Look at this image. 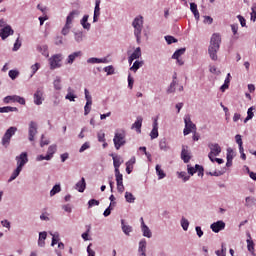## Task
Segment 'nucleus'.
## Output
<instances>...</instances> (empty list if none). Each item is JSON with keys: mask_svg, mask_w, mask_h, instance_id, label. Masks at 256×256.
I'll return each instance as SVG.
<instances>
[{"mask_svg": "<svg viewBox=\"0 0 256 256\" xmlns=\"http://www.w3.org/2000/svg\"><path fill=\"white\" fill-rule=\"evenodd\" d=\"M221 47V35L214 33L210 39V45L208 47V54L212 61H217L219 48Z\"/></svg>", "mask_w": 256, "mask_h": 256, "instance_id": "nucleus-1", "label": "nucleus"}, {"mask_svg": "<svg viewBox=\"0 0 256 256\" xmlns=\"http://www.w3.org/2000/svg\"><path fill=\"white\" fill-rule=\"evenodd\" d=\"M134 37L138 45H141V33H143V16H137L132 22Z\"/></svg>", "mask_w": 256, "mask_h": 256, "instance_id": "nucleus-2", "label": "nucleus"}, {"mask_svg": "<svg viewBox=\"0 0 256 256\" xmlns=\"http://www.w3.org/2000/svg\"><path fill=\"white\" fill-rule=\"evenodd\" d=\"M114 147L117 151L125 145V133L124 132H116L113 138Z\"/></svg>", "mask_w": 256, "mask_h": 256, "instance_id": "nucleus-3", "label": "nucleus"}, {"mask_svg": "<svg viewBox=\"0 0 256 256\" xmlns=\"http://www.w3.org/2000/svg\"><path fill=\"white\" fill-rule=\"evenodd\" d=\"M208 147L210 149V152L208 154V158L210 161H213L214 157H219L221 155V146L217 143H209Z\"/></svg>", "mask_w": 256, "mask_h": 256, "instance_id": "nucleus-4", "label": "nucleus"}, {"mask_svg": "<svg viewBox=\"0 0 256 256\" xmlns=\"http://www.w3.org/2000/svg\"><path fill=\"white\" fill-rule=\"evenodd\" d=\"M184 123H185V128H184V135H189L191 131H197V126L191 121V117L189 115H186L184 117Z\"/></svg>", "mask_w": 256, "mask_h": 256, "instance_id": "nucleus-5", "label": "nucleus"}, {"mask_svg": "<svg viewBox=\"0 0 256 256\" xmlns=\"http://www.w3.org/2000/svg\"><path fill=\"white\" fill-rule=\"evenodd\" d=\"M63 57L61 54H55L49 58L50 69L53 71L54 69H59L61 67V60Z\"/></svg>", "mask_w": 256, "mask_h": 256, "instance_id": "nucleus-6", "label": "nucleus"}, {"mask_svg": "<svg viewBox=\"0 0 256 256\" xmlns=\"http://www.w3.org/2000/svg\"><path fill=\"white\" fill-rule=\"evenodd\" d=\"M37 133V122L30 121L28 127V140L31 142L35 141V135H37Z\"/></svg>", "mask_w": 256, "mask_h": 256, "instance_id": "nucleus-7", "label": "nucleus"}, {"mask_svg": "<svg viewBox=\"0 0 256 256\" xmlns=\"http://www.w3.org/2000/svg\"><path fill=\"white\" fill-rule=\"evenodd\" d=\"M17 168L22 169L29 163V158L27 156V152H22L19 156H16Z\"/></svg>", "mask_w": 256, "mask_h": 256, "instance_id": "nucleus-8", "label": "nucleus"}, {"mask_svg": "<svg viewBox=\"0 0 256 256\" xmlns=\"http://www.w3.org/2000/svg\"><path fill=\"white\" fill-rule=\"evenodd\" d=\"M187 171L189 175H193L194 173H198V177H203V166L196 164L195 167L191 165H187Z\"/></svg>", "mask_w": 256, "mask_h": 256, "instance_id": "nucleus-9", "label": "nucleus"}, {"mask_svg": "<svg viewBox=\"0 0 256 256\" xmlns=\"http://www.w3.org/2000/svg\"><path fill=\"white\" fill-rule=\"evenodd\" d=\"M11 101H13L14 103H19L20 105H25V98L21 97V96H17V95H13V96H6L4 98V103H11Z\"/></svg>", "mask_w": 256, "mask_h": 256, "instance_id": "nucleus-10", "label": "nucleus"}, {"mask_svg": "<svg viewBox=\"0 0 256 256\" xmlns=\"http://www.w3.org/2000/svg\"><path fill=\"white\" fill-rule=\"evenodd\" d=\"M80 57H83L82 51H76L71 53L66 59V65H73V63H75V60L79 59Z\"/></svg>", "mask_w": 256, "mask_h": 256, "instance_id": "nucleus-11", "label": "nucleus"}, {"mask_svg": "<svg viewBox=\"0 0 256 256\" xmlns=\"http://www.w3.org/2000/svg\"><path fill=\"white\" fill-rule=\"evenodd\" d=\"M210 229H212L213 233H219L225 229V223L222 220H218L210 225Z\"/></svg>", "mask_w": 256, "mask_h": 256, "instance_id": "nucleus-12", "label": "nucleus"}, {"mask_svg": "<svg viewBox=\"0 0 256 256\" xmlns=\"http://www.w3.org/2000/svg\"><path fill=\"white\" fill-rule=\"evenodd\" d=\"M13 33H15V31H13V28L7 25L0 30V37L1 39H3V41H5V39H7L9 35H13Z\"/></svg>", "mask_w": 256, "mask_h": 256, "instance_id": "nucleus-13", "label": "nucleus"}, {"mask_svg": "<svg viewBox=\"0 0 256 256\" xmlns=\"http://www.w3.org/2000/svg\"><path fill=\"white\" fill-rule=\"evenodd\" d=\"M150 137L151 139H157V137H159V123L157 122V118L154 119L153 128L150 132Z\"/></svg>", "mask_w": 256, "mask_h": 256, "instance_id": "nucleus-14", "label": "nucleus"}, {"mask_svg": "<svg viewBox=\"0 0 256 256\" xmlns=\"http://www.w3.org/2000/svg\"><path fill=\"white\" fill-rule=\"evenodd\" d=\"M34 103L35 105H43V90L37 89L34 93Z\"/></svg>", "mask_w": 256, "mask_h": 256, "instance_id": "nucleus-15", "label": "nucleus"}, {"mask_svg": "<svg viewBox=\"0 0 256 256\" xmlns=\"http://www.w3.org/2000/svg\"><path fill=\"white\" fill-rule=\"evenodd\" d=\"M181 159L184 161V163H189V161H191V155L187 149V146H182Z\"/></svg>", "mask_w": 256, "mask_h": 256, "instance_id": "nucleus-16", "label": "nucleus"}, {"mask_svg": "<svg viewBox=\"0 0 256 256\" xmlns=\"http://www.w3.org/2000/svg\"><path fill=\"white\" fill-rule=\"evenodd\" d=\"M79 14V10H73L72 12H70L66 18V25H70L71 27V25H73V19H75V17H78Z\"/></svg>", "mask_w": 256, "mask_h": 256, "instance_id": "nucleus-17", "label": "nucleus"}, {"mask_svg": "<svg viewBox=\"0 0 256 256\" xmlns=\"http://www.w3.org/2000/svg\"><path fill=\"white\" fill-rule=\"evenodd\" d=\"M121 229L123 233L127 235V237L133 233V227L131 225L125 224V220H121Z\"/></svg>", "mask_w": 256, "mask_h": 256, "instance_id": "nucleus-18", "label": "nucleus"}, {"mask_svg": "<svg viewBox=\"0 0 256 256\" xmlns=\"http://www.w3.org/2000/svg\"><path fill=\"white\" fill-rule=\"evenodd\" d=\"M65 99L71 102H75V99H77V95H75V90L73 88H67V94L65 96Z\"/></svg>", "mask_w": 256, "mask_h": 256, "instance_id": "nucleus-19", "label": "nucleus"}, {"mask_svg": "<svg viewBox=\"0 0 256 256\" xmlns=\"http://www.w3.org/2000/svg\"><path fill=\"white\" fill-rule=\"evenodd\" d=\"M141 231L143 233V237H147L148 239H151V237H153L151 229H149V226L146 225L145 222H142Z\"/></svg>", "mask_w": 256, "mask_h": 256, "instance_id": "nucleus-20", "label": "nucleus"}, {"mask_svg": "<svg viewBox=\"0 0 256 256\" xmlns=\"http://www.w3.org/2000/svg\"><path fill=\"white\" fill-rule=\"evenodd\" d=\"M57 152V145H51L48 147L46 161H51L53 159V155Z\"/></svg>", "mask_w": 256, "mask_h": 256, "instance_id": "nucleus-21", "label": "nucleus"}, {"mask_svg": "<svg viewBox=\"0 0 256 256\" xmlns=\"http://www.w3.org/2000/svg\"><path fill=\"white\" fill-rule=\"evenodd\" d=\"M135 162V156L131 157L130 160L126 162V173H128V175H131V173L133 172V165H135Z\"/></svg>", "mask_w": 256, "mask_h": 256, "instance_id": "nucleus-22", "label": "nucleus"}, {"mask_svg": "<svg viewBox=\"0 0 256 256\" xmlns=\"http://www.w3.org/2000/svg\"><path fill=\"white\" fill-rule=\"evenodd\" d=\"M142 125H143V117L138 116L135 123L132 125V129H136L137 133H141Z\"/></svg>", "mask_w": 256, "mask_h": 256, "instance_id": "nucleus-23", "label": "nucleus"}, {"mask_svg": "<svg viewBox=\"0 0 256 256\" xmlns=\"http://www.w3.org/2000/svg\"><path fill=\"white\" fill-rule=\"evenodd\" d=\"M248 238L249 239L246 240L247 249L252 255H255V243L251 240V234H248Z\"/></svg>", "mask_w": 256, "mask_h": 256, "instance_id": "nucleus-24", "label": "nucleus"}, {"mask_svg": "<svg viewBox=\"0 0 256 256\" xmlns=\"http://www.w3.org/2000/svg\"><path fill=\"white\" fill-rule=\"evenodd\" d=\"M138 251L142 256H147V254H145V251H147V240H140Z\"/></svg>", "mask_w": 256, "mask_h": 256, "instance_id": "nucleus-25", "label": "nucleus"}, {"mask_svg": "<svg viewBox=\"0 0 256 256\" xmlns=\"http://www.w3.org/2000/svg\"><path fill=\"white\" fill-rule=\"evenodd\" d=\"M256 205V199L253 196H248L245 198V207L248 209H251L252 207H255Z\"/></svg>", "mask_w": 256, "mask_h": 256, "instance_id": "nucleus-26", "label": "nucleus"}, {"mask_svg": "<svg viewBox=\"0 0 256 256\" xmlns=\"http://www.w3.org/2000/svg\"><path fill=\"white\" fill-rule=\"evenodd\" d=\"M85 187H87V184L85 183V178H81V180L78 181L75 185V189H77L79 193H83V191H85Z\"/></svg>", "mask_w": 256, "mask_h": 256, "instance_id": "nucleus-27", "label": "nucleus"}, {"mask_svg": "<svg viewBox=\"0 0 256 256\" xmlns=\"http://www.w3.org/2000/svg\"><path fill=\"white\" fill-rule=\"evenodd\" d=\"M88 21L89 15H84L80 21V24L82 25L83 29H86V31H89V29H91V24Z\"/></svg>", "mask_w": 256, "mask_h": 256, "instance_id": "nucleus-28", "label": "nucleus"}, {"mask_svg": "<svg viewBox=\"0 0 256 256\" xmlns=\"http://www.w3.org/2000/svg\"><path fill=\"white\" fill-rule=\"evenodd\" d=\"M19 109L17 107L12 106H4L0 107V113H17Z\"/></svg>", "mask_w": 256, "mask_h": 256, "instance_id": "nucleus-29", "label": "nucleus"}, {"mask_svg": "<svg viewBox=\"0 0 256 256\" xmlns=\"http://www.w3.org/2000/svg\"><path fill=\"white\" fill-rule=\"evenodd\" d=\"M47 239V233L40 232L39 233V238H38V247H45V240Z\"/></svg>", "mask_w": 256, "mask_h": 256, "instance_id": "nucleus-30", "label": "nucleus"}, {"mask_svg": "<svg viewBox=\"0 0 256 256\" xmlns=\"http://www.w3.org/2000/svg\"><path fill=\"white\" fill-rule=\"evenodd\" d=\"M159 148L161 151H169V149H171V146H169V144L167 143V139L163 138L160 140L159 142Z\"/></svg>", "mask_w": 256, "mask_h": 256, "instance_id": "nucleus-31", "label": "nucleus"}, {"mask_svg": "<svg viewBox=\"0 0 256 256\" xmlns=\"http://www.w3.org/2000/svg\"><path fill=\"white\" fill-rule=\"evenodd\" d=\"M50 235L52 236V242H51V247H55L61 241V238L59 236V232H50Z\"/></svg>", "mask_w": 256, "mask_h": 256, "instance_id": "nucleus-32", "label": "nucleus"}, {"mask_svg": "<svg viewBox=\"0 0 256 256\" xmlns=\"http://www.w3.org/2000/svg\"><path fill=\"white\" fill-rule=\"evenodd\" d=\"M111 157L113 159L114 168L121 167V164L123 163V159L121 158V156H115V155L111 154Z\"/></svg>", "mask_w": 256, "mask_h": 256, "instance_id": "nucleus-33", "label": "nucleus"}, {"mask_svg": "<svg viewBox=\"0 0 256 256\" xmlns=\"http://www.w3.org/2000/svg\"><path fill=\"white\" fill-rule=\"evenodd\" d=\"M190 11H192L196 21H199V10L197 9V4H195L194 2L190 3Z\"/></svg>", "mask_w": 256, "mask_h": 256, "instance_id": "nucleus-34", "label": "nucleus"}, {"mask_svg": "<svg viewBox=\"0 0 256 256\" xmlns=\"http://www.w3.org/2000/svg\"><path fill=\"white\" fill-rule=\"evenodd\" d=\"M37 51L41 53L44 57H49V46L47 45H42L37 47Z\"/></svg>", "mask_w": 256, "mask_h": 256, "instance_id": "nucleus-35", "label": "nucleus"}, {"mask_svg": "<svg viewBox=\"0 0 256 256\" xmlns=\"http://www.w3.org/2000/svg\"><path fill=\"white\" fill-rule=\"evenodd\" d=\"M23 170L21 168H17L12 172L10 178L8 179V183H11L12 181H15L17 177L21 174Z\"/></svg>", "mask_w": 256, "mask_h": 256, "instance_id": "nucleus-36", "label": "nucleus"}, {"mask_svg": "<svg viewBox=\"0 0 256 256\" xmlns=\"http://www.w3.org/2000/svg\"><path fill=\"white\" fill-rule=\"evenodd\" d=\"M116 183L118 193H123L125 191V186L123 185V176L120 178H116Z\"/></svg>", "mask_w": 256, "mask_h": 256, "instance_id": "nucleus-37", "label": "nucleus"}, {"mask_svg": "<svg viewBox=\"0 0 256 256\" xmlns=\"http://www.w3.org/2000/svg\"><path fill=\"white\" fill-rule=\"evenodd\" d=\"M54 89L56 91H61L63 89V86L61 85V76H56L53 81Z\"/></svg>", "mask_w": 256, "mask_h": 256, "instance_id": "nucleus-38", "label": "nucleus"}, {"mask_svg": "<svg viewBox=\"0 0 256 256\" xmlns=\"http://www.w3.org/2000/svg\"><path fill=\"white\" fill-rule=\"evenodd\" d=\"M155 169H156V174L158 176V179H165V177H167V174H165V171L161 169V165L157 164Z\"/></svg>", "mask_w": 256, "mask_h": 256, "instance_id": "nucleus-39", "label": "nucleus"}, {"mask_svg": "<svg viewBox=\"0 0 256 256\" xmlns=\"http://www.w3.org/2000/svg\"><path fill=\"white\" fill-rule=\"evenodd\" d=\"M141 67H143V61H135L132 65V67H130V71H133L134 73H137V71H139V69H141Z\"/></svg>", "mask_w": 256, "mask_h": 256, "instance_id": "nucleus-40", "label": "nucleus"}, {"mask_svg": "<svg viewBox=\"0 0 256 256\" xmlns=\"http://www.w3.org/2000/svg\"><path fill=\"white\" fill-rule=\"evenodd\" d=\"M87 63L95 64V63H107V58H89Z\"/></svg>", "mask_w": 256, "mask_h": 256, "instance_id": "nucleus-41", "label": "nucleus"}, {"mask_svg": "<svg viewBox=\"0 0 256 256\" xmlns=\"http://www.w3.org/2000/svg\"><path fill=\"white\" fill-rule=\"evenodd\" d=\"M57 193H61V184H55L50 191V197H55Z\"/></svg>", "mask_w": 256, "mask_h": 256, "instance_id": "nucleus-42", "label": "nucleus"}, {"mask_svg": "<svg viewBox=\"0 0 256 256\" xmlns=\"http://www.w3.org/2000/svg\"><path fill=\"white\" fill-rule=\"evenodd\" d=\"M255 111V107H250L247 111V117L244 119V123H247V121H250V119H253L255 114L253 113Z\"/></svg>", "mask_w": 256, "mask_h": 256, "instance_id": "nucleus-43", "label": "nucleus"}, {"mask_svg": "<svg viewBox=\"0 0 256 256\" xmlns=\"http://www.w3.org/2000/svg\"><path fill=\"white\" fill-rule=\"evenodd\" d=\"M185 48H180L178 50H176L174 52V54L172 55V59H179L181 57V55H185Z\"/></svg>", "mask_w": 256, "mask_h": 256, "instance_id": "nucleus-44", "label": "nucleus"}, {"mask_svg": "<svg viewBox=\"0 0 256 256\" xmlns=\"http://www.w3.org/2000/svg\"><path fill=\"white\" fill-rule=\"evenodd\" d=\"M15 133H17V127H10L6 132H5V136L10 138L13 137V135H15Z\"/></svg>", "mask_w": 256, "mask_h": 256, "instance_id": "nucleus-45", "label": "nucleus"}, {"mask_svg": "<svg viewBox=\"0 0 256 256\" xmlns=\"http://www.w3.org/2000/svg\"><path fill=\"white\" fill-rule=\"evenodd\" d=\"M85 35H83V32H75L74 33V39L76 43H82Z\"/></svg>", "mask_w": 256, "mask_h": 256, "instance_id": "nucleus-46", "label": "nucleus"}, {"mask_svg": "<svg viewBox=\"0 0 256 256\" xmlns=\"http://www.w3.org/2000/svg\"><path fill=\"white\" fill-rule=\"evenodd\" d=\"M177 175L179 179L184 181V183L191 179V176L187 175V172H177Z\"/></svg>", "mask_w": 256, "mask_h": 256, "instance_id": "nucleus-47", "label": "nucleus"}, {"mask_svg": "<svg viewBox=\"0 0 256 256\" xmlns=\"http://www.w3.org/2000/svg\"><path fill=\"white\" fill-rule=\"evenodd\" d=\"M101 0H95L94 15H101Z\"/></svg>", "mask_w": 256, "mask_h": 256, "instance_id": "nucleus-48", "label": "nucleus"}, {"mask_svg": "<svg viewBox=\"0 0 256 256\" xmlns=\"http://www.w3.org/2000/svg\"><path fill=\"white\" fill-rule=\"evenodd\" d=\"M125 199L127 203H135V196L131 192H125Z\"/></svg>", "mask_w": 256, "mask_h": 256, "instance_id": "nucleus-49", "label": "nucleus"}, {"mask_svg": "<svg viewBox=\"0 0 256 256\" xmlns=\"http://www.w3.org/2000/svg\"><path fill=\"white\" fill-rule=\"evenodd\" d=\"M181 227L184 231H187L189 229V220H187L185 217H182L180 220Z\"/></svg>", "mask_w": 256, "mask_h": 256, "instance_id": "nucleus-50", "label": "nucleus"}, {"mask_svg": "<svg viewBox=\"0 0 256 256\" xmlns=\"http://www.w3.org/2000/svg\"><path fill=\"white\" fill-rule=\"evenodd\" d=\"M32 73L30 75V77H33V75H35V73H37V71H39V69H41V64L40 63H35L30 67Z\"/></svg>", "mask_w": 256, "mask_h": 256, "instance_id": "nucleus-51", "label": "nucleus"}, {"mask_svg": "<svg viewBox=\"0 0 256 256\" xmlns=\"http://www.w3.org/2000/svg\"><path fill=\"white\" fill-rule=\"evenodd\" d=\"M132 59H139L141 57V47H137L130 56Z\"/></svg>", "mask_w": 256, "mask_h": 256, "instance_id": "nucleus-52", "label": "nucleus"}, {"mask_svg": "<svg viewBox=\"0 0 256 256\" xmlns=\"http://www.w3.org/2000/svg\"><path fill=\"white\" fill-rule=\"evenodd\" d=\"M116 204V202L110 203L109 207L103 213L104 217H109V215H111V211H113V207H115Z\"/></svg>", "mask_w": 256, "mask_h": 256, "instance_id": "nucleus-53", "label": "nucleus"}, {"mask_svg": "<svg viewBox=\"0 0 256 256\" xmlns=\"http://www.w3.org/2000/svg\"><path fill=\"white\" fill-rule=\"evenodd\" d=\"M221 250H217L215 253L217 256H227V248L225 247V244L221 245Z\"/></svg>", "mask_w": 256, "mask_h": 256, "instance_id": "nucleus-54", "label": "nucleus"}, {"mask_svg": "<svg viewBox=\"0 0 256 256\" xmlns=\"http://www.w3.org/2000/svg\"><path fill=\"white\" fill-rule=\"evenodd\" d=\"M234 157H235V152L233 151V149L228 148L226 159H228L229 161H233Z\"/></svg>", "mask_w": 256, "mask_h": 256, "instance_id": "nucleus-55", "label": "nucleus"}, {"mask_svg": "<svg viewBox=\"0 0 256 256\" xmlns=\"http://www.w3.org/2000/svg\"><path fill=\"white\" fill-rule=\"evenodd\" d=\"M177 85V80H173L167 89V93H175V87Z\"/></svg>", "mask_w": 256, "mask_h": 256, "instance_id": "nucleus-56", "label": "nucleus"}, {"mask_svg": "<svg viewBox=\"0 0 256 256\" xmlns=\"http://www.w3.org/2000/svg\"><path fill=\"white\" fill-rule=\"evenodd\" d=\"M86 103L93 104V98L89 95V90L86 88L84 89Z\"/></svg>", "mask_w": 256, "mask_h": 256, "instance_id": "nucleus-57", "label": "nucleus"}, {"mask_svg": "<svg viewBox=\"0 0 256 256\" xmlns=\"http://www.w3.org/2000/svg\"><path fill=\"white\" fill-rule=\"evenodd\" d=\"M8 75H9L10 79H12L14 81V79H17V77H19V71L10 70Z\"/></svg>", "mask_w": 256, "mask_h": 256, "instance_id": "nucleus-58", "label": "nucleus"}, {"mask_svg": "<svg viewBox=\"0 0 256 256\" xmlns=\"http://www.w3.org/2000/svg\"><path fill=\"white\" fill-rule=\"evenodd\" d=\"M69 31H71V25L65 24L64 27L62 28V35H69Z\"/></svg>", "mask_w": 256, "mask_h": 256, "instance_id": "nucleus-59", "label": "nucleus"}, {"mask_svg": "<svg viewBox=\"0 0 256 256\" xmlns=\"http://www.w3.org/2000/svg\"><path fill=\"white\" fill-rule=\"evenodd\" d=\"M105 73H107V75H115V68H113V66H107L104 68Z\"/></svg>", "mask_w": 256, "mask_h": 256, "instance_id": "nucleus-60", "label": "nucleus"}, {"mask_svg": "<svg viewBox=\"0 0 256 256\" xmlns=\"http://www.w3.org/2000/svg\"><path fill=\"white\" fill-rule=\"evenodd\" d=\"M165 41L168 43V45H171L172 43H177V38L173 36H165Z\"/></svg>", "mask_w": 256, "mask_h": 256, "instance_id": "nucleus-61", "label": "nucleus"}, {"mask_svg": "<svg viewBox=\"0 0 256 256\" xmlns=\"http://www.w3.org/2000/svg\"><path fill=\"white\" fill-rule=\"evenodd\" d=\"M251 11H252L251 12V19L253 21H255L256 20V3L252 4Z\"/></svg>", "mask_w": 256, "mask_h": 256, "instance_id": "nucleus-62", "label": "nucleus"}, {"mask_svg": "<svg viewBox=\"0 0 256 256\" xmlns=\"http://www.w3.org/2000/svg\"><path fill=\"white\" fill-rule=\"evenodd\" d=\"M97 137L99 143H105V133L103 131L98 132Z\"/></svg>", "mask_w": 256, "mask_h": 256, "instance_id": "nucleus-63", "label": "nucleus"}, {"mask_svg": "<svg viewBox=\"0 0 256 256\" xmlns=\"http://www.w3.org/2000/svg\"><path fill=\"white\" fill-rule=\"evenodd\" d=\"M91 105L90 103H86L84 106V115L87 116L89 113H91Z\"/></svg>", "mask_w": 256, "mask_h": 256, "instance_id": "nucleus-64", "label": "nucleus"}]
</instances>
